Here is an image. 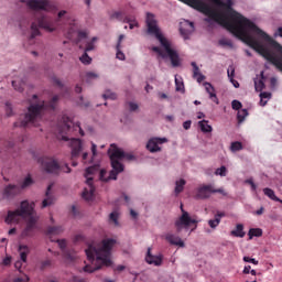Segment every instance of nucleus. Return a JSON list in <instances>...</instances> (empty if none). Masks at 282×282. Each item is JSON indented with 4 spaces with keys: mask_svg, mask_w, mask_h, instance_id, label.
<instances>
[{
    "mask_svg": "<svg viewBox=\"0 0 282 282\" xmlns=\"http://www.w3.org/2000/svg\"><path fill=\"white\" fill-rule=\"evenodd\" d=\"M274 36H275V37H279V36H280V39H282V26H279V28L276 29V31L274 32Z\"/></svg>",
    "mask_w": 282,
    "mask_h": 282,
    "instance_id": "0e129e2a",
    "label": "nucleus"
},
{
    "mask_svg": "<svg viewBox=\"0 0 282 282\" xmlns=\"http://www.w3.org/2000/svg\"><path fill=\"white\" fill-rule=\"evenodd\" d=\"M10 263H12V257L7 256V257L2 260V265H10Z\"/></svg>",
    "mask_w": 282,
    "mask_h": 282,
    "instance_id": "052dcab7",
    "label": "nucleus"
},
{
    "mask_svg": "<svg viewBox=\"0 0 282 282\" xmlns=\"http://www.w3.org/2000/svg\"><path fill=\"white\" fill-rule=\"evenodd\" d=\"M184 186H186V181L184 178L176 181L175 189H174L175 195H180V193H182V191H184Z\"/></svg>",
    "mask_w": 282,
    "mask_h": 282,
    "instance_id": "c756f323",
    "label": "nucleus"
},
{
    "mask_svg": "<svg viewBox=\"0 0 282 282\" xmlns=\"http://www.w3.org/2000/svg\"><path fill=\"white\" fill-rule=\"evenodd\" d=\"M248 109L243 108L238 110L237 112V120H238V124H241L242 122H245L246 118H248Z\"/></svg>",
    "mask_w": 282,
    "mask_h": 282,
    "instance_id": "7c9ffc66",
    "label": "nucleus"
},
{
    "mask_svg": "<svg viewBox=\"0 0 282 282\" xmlns=\"http://www.w3.org/2000/svg\"><path fill=\"white\" fill-rule=\"evenodd\" d=\"M195 32V24L188 20H183L180 23V33L181 36L185 40L188 41L191 39V34Z\"/></svg>",
    "mask_w": 282,
    "mask_h": 282,
    "instance_id": "4468645a",
    "label": "nucleus"
},
{
    "mask_svg": "<svg viewBox=\"0 0 282 282\" xmlns=\"http://www.w3.org/2000/svg\"><path fill=\"white\" fill-rule=\"evenodd\" d=\"M193 67V78L197 80V83H203L206 79V76L199 72V66H197V63L192 62Z\"/></svg>",
    "mask_w": 282,
    "mask_h": 282,
    "instance_id": "412c9836",
    "label": "nucleus"
},
{
    "mask_svg": "<svg viewBox=\"0 0 282 282\" xmlns=\"http://www.w3.org/2000/svg\"><path fill=\"white\" fill-rule=\"evenodd\" d=\"M256 91H263L265 89V82H263V72L261 73V77H257L253 79Z\"/></svg>",
    "mask_w": 282,
    "mask_h": 282,
    "instance_id": "393cba45",
    "label": "nucleus"
},
{
    "mask_svg": "<svg viewBox=\"0 0 282 282\" xmlns=\"http://www.w3.org/2000/svg\"><path fill=\"white\" fill-rule=\"evenodd\" d=\"M231 235H234V237H239L240 239H243V237H246V232L243 231V226L241 224H238L236 226V230L231 231Z\"/></svg>",
    "mask_w": 282,
    "mask_h": 282,
    "instance_id": "2f4dec72",
    "label": "nucleus"
},
{
    "mask_svg": "<svg viewBox=\"0 0 282 282\" xmlns=\"http://www.w3.org/2000/svg\"><path fill=\"white\" fill-rule=\"evenodd\" d=\"M124 17H127V14L122 11H116L110 15L111 21L116 20V21H120L121 23H124Z\"/></svg>",
    "mask_w": 282,
    "mask_h": 282,
    "instance_id": "473e14b6",
    "label": "nucleus"
},
{
    "mask_svg": "<svg viewBox=\"0 0 282 282\" xmlns=\"http://www.w3.org/2000/svg\"><path fill=\"white\" fill-rule=\"evenodd\" d=\"M34 202L23 200L20 205V209L9 210L4 219L6 224H19V220L26 219V227L21 232L22 239L25 237H32L34 229L36 228V212H34Z\"/></svg>",
    "mask_w": 282,
    "mask_h": 282,
    "instance_id": "39448f33",
    "label": "nucleus"
},
{
    "mask_svg": "<svg viewBox=\"0 0 282 282\" xmlns=\"http://www.w3.org/2000/svg\"><path fill=\"white\" fill-rule=\"evenodd\" d=\"M91 153H93V158H96V155H98V145H96V143L91 142Z\"/></svg>",
    "mask_w": 282,
    "mask_h": 282,
    "instance_id": "6e6d98bb",
    "label": "nucleus"
},
{
    "mask_svg": "<svg viewBox=\"0 0 282 282\" xmlns=\"http://www.w3.org/2000/svg\"><path fill=\"white\" fill-rule=\"evenodd\" d=\"M50 265H52V260H44L41 263V269L44 270V268H50Z\"/></svg>",
    "mask_w": 282,
    "mask_h": 282,
    "instance_id": "bf43d9fd",
    "label": "nucleus"
},
{
    "mask_svg": "<svg viewBox=\"0 0 282 282\" xmlns=\"http://www.w3.org/2000/svg\"><path fill=\"white\" fill-rule=\"evenodd\" d=\"M215 193H219L224 197L228 195V193L224 191V187L215 188L214 184H207V185H200L197 188L196 197L197 199H208L210 198V195H215Z\"/></svg>",
    "mask_w": 282,
    "mask_h": 282,
    "instance_id": "9b49d317",
    "label": "nucleus"
},
{
    "mask_svg": "<svg viewBox=\"0 0 282 282\" xmlns=\"http://www.w3.org/2000/svg\"><path fill=\"white\" fill-rule=\"evenodd\" d=\"M59 138L64 142H69L72 149V158H78L80 151H83V141L76 138L67 137V133H79V135H85V130L80 128V122H74L72 117L63 115L57 124Z\"/></svg>",
    "mask_w": 282,
    "mask_h": 282,
    "instance_id": "423d86ee",
    "label": "nucleus"
},
{
    "mask_svg": "<svg viewBox=\"0 0 282 282\" xmlns=\"http://www.w3.org/2000/svg\"><path fill=\"white\" fill-rule=\"evenodd\" d=\"M118 219H120V212L113 210L112 213H110L109 221H112L115 226H120V221H118Z\"/></svg>",
    "mask_w": 282,
    "mask_h": 282,
    "instance_id": "e433bc0d",
    "label": "nucleus"
},
{
    "mask_svg": "<svg viewBox=\"0 0 282 282\" xmlns=\"http://www.w3.org/2000/svg\"><path fill=\"white\" fill-rule=\"evenodd\" d=\"M99 180L101 182H109V180H115V178H111V172L107 176V170H100V172H99Z\"/></svg>",
    "mask_w": 282,
    "mask_h": 282,
    "instance_id": "37998d69",
    "label": "nucleus"
},
{
    "mask_svg": "<svg viewBox=\"0 0 282 282\" xmlns=\"http://www.w3.org/2000/svg\"><path fill=\"white\" fill-rule=\"evenodd\" d=\"M32 184H34L32 176H26L21 184V188H28L29 186H32Z\"/></svg>",
    "mask_w": 282,
    "mask_h": 282,
    "instance_id": "09e8293b",
    "label": "nucleus"
},
{
    "mask_svg": "<svg viewBox=\"0 0 282 282\" xmlns=\"http://www.w3.org/2000/svg\"><path fill=\"white\" fill-rule=\"evenodd\" d=\"M165 240L169 241L171 246H177L178 248H184L186 246L184 240H182V238L175 234H166Z\"/></svg>",
    "mask_w": 282,
    "mask_h": 282,
    "instance_id": "dca6fc26",
    "label": "nucleus"
},
{
    "mask_svg": "<svg viewBox=\"0 0 282 282\" xmlns=\"http://www.w3.org/2000/svg\"><path fill=\"white\" fill-rule=\"evenodd\" d=\"M249 239H252L253 237H263V229L261 228H251L249 229Z\"/></svg>",
    "mask_w": 282,
    "mask_h": 282,
    "instance_id": "c9c22d12",
    "label": "nucleus"
},
{
    "mask_svg": "<svg viewBox=\"0 0 282 282\" xmlns=\"http://www.w3.org/2000/svg\"><path fill=\"white\" fill-rule=\"evenodd\" d=\"M123 40H124V34H120L116 47H122Z\"/></svg>",
    "mask_w": 282,
    "mask_h": 282,
    "instance_id": "e2e57ef3",
    "label": "nucleus"
},
{
    "mask_svg": "<svg viewBox=\"0 0 282 282\" xmlns=\"http://www.w3.org/2000/svg\"><path fill=\"white\" fill-rule=\"evenodd\" d=\"M41 35V31L39 30V25L36 23L31 24V39H36V36Z\"/></svg>",
    "mask_w": 282,
    "mask_h": 282,
    "instance_id": "79ce46f5",
    "label": "nucleus"
},
{
    "mask_svg": "<svg viewBox=\"0 0 282 282\" xmlns=\"http://www.w3.org/2000/svg\"><path fill=\"white\" fill-rule=\"evenodd\" d=\"M263 194L269 197V199H272L273 202H281V198L276 197V194H274V189L270 187L263 188Z\"/></svg>",
    "mask_w": 282,
    "mask_h": 282,
    "instance_id": "c85d7f7f",
    "label": "nucleus"
},
{
    "mask_svg": "<svg viewBox=\"0 0 282 282\" xmlns=\"http://www.w3.org/2000/svg\"><path fill=\"white\" fill-rule=\"evenodd\" d=\"M116 50H117L116 58H118V61H126L127 56L122 52L121 47L116 46Z\"/></svg>",
    "mask_w": 282,
    "mask_h": 282,
    "instance_id": "3c124183",
    "label": "nucleus"
},
{
    "mask_svg": "<svg viewBox=\"0 0 282 282\" xmlns=\"http://www.w3.org/2000/svg\"><path fill=\"white\" fill-rule=\"evenodd\" d=\"M53 83H55V85H57V87H63V82H61V79L53 77Z\"/></svg>",
    "mask_w": 282,
    "mask_h": 282,
    "instance_id": "338daca9",
    "label": "nucleus"
},
{
    "mask_svg": "<svg viewBox=\"0 0 282 282\" xmlns=\"http://www.w3.org/2000/svg\"><path fill=\"white\" fill-rule=\"evenodd\" d=\"M186 6L198 10L207 18L204 19L209 28L221 25L240 41H245L249 47H252L265 61L272 63L282 72V45L268 35L250 19L232 10L235 2L232 0H180Z\"/></svg>",
    "mask_w": 282,
    "mask_h": 282,
    "instance_id": "f257e3e1",
    "label": "nucleus"
},
{
    "mask_svg": "<svg viewBox=\"0 0 282 282\" xmlns=\"http://www.w3.org/2000/svg\"><path fill=\"white\" fill-rule=\"evenodd\" d=\"M272 98V93L262 91L260 93V106L265 107L268 105V101Z\"/></svg>",
    "mask_w": 282,
    "mask_h": 282,
    "instance_id": "cd10ccee",
    "label": "nucleus"
},
{
    "mask_svg": "<svg viewBox=\"0 0 282 282\" xmlns=\"http://www.w3.org/2000/svg\"><path fill=\"white\" fill-rule=\"evenodd\" d=\"M42 166L46 173L58 174L59 171H63V173H72V169L68 164L61 167L54 159H46L42 161Z\"/></svg>",
    "mask_w": 282,
    "mask_h": 282,
    "instance_id": "f8f14e48",
    "label": "nucleus"
},
{
    "mask_svg": "<svg viewBox=\"0 0 282 282\" xmlns=\"http://www.w3.org/2000/svg\"><path fill=\"white\" fill-rule=\"evenodd\" d=\"M6 111H7V116H12V104L10 102L6 104Z\"/></svg>",
    "mask_w": 282,
    "mask_h": 282,
    "instance_id": "13d9d810",
    "label": "nucleus"
},
{
    "mask_svg": "<svg viewBox=\"0 0 282 282\" xmlns=\"http://www.w3.org/2000/svg\"><path fill=\"white\" fill-rule=\"evenodd\" d=\"M56 243L58 245V248H61L64 251L65 261H74V259H76V256L69 253V251H65V248H67L66 239H57Z\"/></svg>",
    "mask_w": 282,
    "mask_h": 282,
    "instance_id": "f3484780",
    "label": "nucleus"
},
{
    "mask_svg": "<svg viewBox=\"0 0 282 282\" xmlns=\"http://www.w3.org/2000/svg\"><path fill=\"white\" fill-rule=\"evenodd\" d=\"M65 228L63 226H50L47 227L46 235H63Z\"/></svg>",
    "mask_w": 282,
    "mask_h": 282,
    "instance_id": "bb28decb",
    "label": "nucleus"
},
{
    "mask_svg": "<svg viewBox=\"0 0 282 282\" xmlns=\"http://www.w3.org/2000/svg\"><path fill=\"white\" fill-rule=\"evenodd\" d=\"M145 261L147 263H149V265H155L156 268H160V265H162V261H164V256L162 254L153 256L151 253V248H148Z\"/></svg>",
    "mask_w": 282,
    "mask_h": 282,
    "instance_id": "2eb2a0df",
    "label": "nucleus"
},
{
    "mask_svg": "<svg viewBox=\"0 0 282 282\" xmlns=\"http://www.w3.org/2000/svg\"><path fill=\"white\" fill-rule=\"evenodd\" d=\"M12 87L15 89V91H20V93L23 91V84L17 82V80L12 82Z\"/></svg>",
    "mask_w": 282,
    "mask_h": 282,
    "instance_id": "864d4df0",
    "label": "nucleus"
},
{
    "mask_svg": "<svg viewBox=\"0 0 282 282\" xmlns=\"http://www.w3.org/2000/svg\"><path fill=\"white\" fill-rule=\"evenodd\" d=\"M205 90L209 95L210 100L213 102H216V105H219V99L217 98V94H215V87H213V84L205 82L204 84Z\"/></svg>",
    "mask_w": 282,
    "mask_h": 282,
    "instance_id": "a211bd4d",
    "label": "nucleus"
},
{
    "mask_svg": "<svg viewBox=\"0 0 282 282\" xmlns=\"http://www.w3.org/2000/svg\"><path fill=\"white\" fill-rule=\"evenodd\" d=\"M242 149H243V144H241V142L239 141H235L230 145V150L232 151V153H237V151H241Z\"/></svg>",
    "mask_w": 282,
    "mask_h": 282,
    "instance_id": "c03bdc74",
    "label": "nucleus"
},
{
    "mask_svg": "<svg viewBox=\"0 0 282 282\" xmlns=\"http://www.w3.org/2000/svg\"><path fill=\"white\" fill-rule=\"evenodd\" d=\"M54 184H50L46 189V198L42 202V208H47V206H52L54 204V198L52 197V187Z\"/></svg>",
    "mask_w": 282,
    "mask_h": 282,
    "instance_id": "6ab92c4d",
    "label": "nucleus"
},
{
    "mask_svg": "<svg viewBox=\"0 0 282 282\" xmlns=\"http://www.w3.org/2000/svg\"><path fill=\"white\" fill-rule=\"evenodd\" d=\"M17 195V185H8L4 187L2 197L4 199H10V197H14Z\"/></svg>",
    "mask_w": 282,
    "mask_h": 282,
    "instance_id": "5701e85b",
    "label": "nucleus"
},
{
    "mask_svg": "<svg viewBox=\"0 0 282 282\" xmlns=\"http://www.w3.org/2000/svg\"><path fill=\"white\" fill-rule=\"evenodd\" d=\"M198 127L203 133H213V126L208 124V120L198 121Z\"/></svg>",
    "mask_w": 282,
    "mask_h": 282,
    "instance_id": "a878e982",
    "label": "nucleus"
},
{
    "mask_svg": "<svg viewBox=\"0 0 282 282\" xmlns=\"http://www.w3.org/2000/svg\"><path fill=\"white\" fill-rule=\"evenodd\" d=\"M87 36H89V33L87 31H83V30L77 31L76 44L80 45L82 41L86 42L87 41Z\"/></svg>",
    "mask_w": 282,
    "mask_h": 282,
    "instance_id": "f704fd0d",
    "label": "nucleus"
},
{
    "mask_svg": "<svg viewBox=\"0 0 282 282\" xmlns=\"http://www.w3.org/2000/svg\"><path fill=\"white\" fill-rule=\"evenodd\" d=\"M191 124H193V121L191 120H186L183 122V128L185 129V131H188V129H191Z\"/></svg>",
    "mask_w": 282,
    "mask_h": 282,
    "instance_id": "680f3d73",
    "label": "nucleus"
},
{
    "mask_svg": "<svg viewBox=\"0 0 282 282\" xmlns=\"http://www.w3.org/2000/svg\"><path fill=\"white\" fill-rule=\"evenodd\" d=\"M215 175H219L220 177H226V175H228V169H226V166L223 165V166L216 169Z\"/></svg>",
    "mask_w": 282,
    "mask_h": 282,
    "instance_id": "49530a36",
    "label": "nucleus"
},
{
    "mask_svg": "<svg viewBox=\"0 0 282 282\" xmlns=\"http://www.w3.org/2000/svg\"><path fill=\"white\" fill-rule=\"evenodd\" d=\"M100 78V75L95 72H87L86 73V83H91V80H98Z\"/></svg>",
    "mask_w": 282,
    "mask_h": 282,
    "instance_id": "58836bf2",
    "label": "nucleus"
},
{
    "mask_svg": "<svg viewBox=\"0 0 282 282\" xmlns=\"http://www.w3.org/2000/svg\"><path fill=\"white\" fill-rule=\"evenodd\" d=\"M25 3L28 8L36 12L35 20L37 22V25L46 32H56V23H61V21H64L67 25H76V20L74 19V17L67 14V10H61L57 13L56 21H54V19H52L51 17L39 12L41 10L44 12H56V10H58L56 4H54L50 0H26Z\"/></svg>",
    "mask_w": 282,
    "mask_h": 282,
    "instance_id": "f03ea898",
    "label": "nucleus"
},
{
    "mask_svg": "<svg viewBox=\"0 0 282 282\" xmlns=\"http://www.w3.org/2000/svg\"><path fill=\"white\" fill-rule=\"evenodd\" d=\"M123 23H128L129 30H134V28L140 26L138 20L135 19V15H126L123 19Z\"/></svg>",
    "mask_w": 282,
    "mask_h": 282,
    "instance_id": "b1692460",
    "label": "nucleus"
},
{
    "mask_svg": "<svg viewBox=\"0 0 282 282\" xmlns=\"http://www.w3.org/2000/svg\"><path fill=\"white\" fill-rule=\"evenodd\" d=\"M79 61L83 63V65H91V57L86 51H84V54L79 57Z\"/></svg>",
    "mask_w": 282,
    "mask_h": 282,
    "instance_id": "ea45409f",
    "label": "nucleus"
},
{
    "mask_svg": "<svg viewBox=\"0 0 282 282\" xmlns=\"http://www.w3.org/2000/svg\"><path fill=\"white\" fill-rule=\"evenodd\" d=\"M102 98H105V100H116V98H118V95L108 89L104 93Z\"/></svg>",
    "mask_w": 282,
    "mask_h": 282,
    "instance_id": "a19ab883",
    "label": "nucleus"
},
{
    "mask_svg": "<svg viewBox=\"0 0 282 282\" xmlns=\"http://www.w3.org/2000/svg\"><path fill=\"white\" fill-rule=\"evenodd\" d=\"M128 107L130 109V111H138V104L130 101L128 102Z\"/></svg>",
    "mask_w": 282,
    "mask_h": 282,
    "instance_id": "4d7b16f0",
    "label": "nucleus"
},
{
    "mask_svg": "<svg viewBox=\"0 0 282 282\" xmlns=\"http://www.w3.org/2000/svg\"><path fill=\"white\" fill-rule=\"evenodd\" d=\"M22 265H23V261H21V260H18V261L14 263L15 270H21Z\"/></svg>",
    "mask_w": 282,
    "mask_h": 282,
    "instance_id": "69168bd1",
    "label": "nucleus"
},
{
    "mask_svg": "<svg viewBox=\"0 0 282 282\" xmlns=\"http://www.w3.org/2000/svg\"><path fill=\"white\" fill-rule=\"evenodd\" d=\"M223 217H226V213L217 212V214L215 215V219L208 220V226L213 229L217 228V226H219V224H221Z\"/></svg>",
    "mask_w": 282,
    "mask_h": 282,
    "instance_id": "4be33fe9",
    "label": "nucleus"
},
{
    "mask_svg": "<svg viewBox=\"0 0 282 282\" xmlns=\"http://www.w3.org/2000/svg\"><path fill=\"white\" fill-rule=\"evenodd\" d=\"M218 43H219V45H220L221 47H230V48L234 47L232 41H231V40H228V39H226V37L220 39Z\"/></svg>",
    "mask_w": 282,
    "mask_h": 282,
    "instance_id": "a18cd8bd",
    "label": "nucleus"
},
{
    "mask_svg": "<svg viewBox=\"0 0 282 282\" xmlns=\"http://www.w3.org/2000/svg\"><path fill=\"white\" fill-rule=\"evenodd\" d=\"M113 246H116V239L113 238L104 239L101 243L97 246L89 245L88 248L85 249L88 264L83 268L84 272L91 274V272L100 270L102 265L111 268V265H113V261H111V249Z\"/></svg>",
    "mask_w": 282,
    "mask_h": 282,
    "instance_id": "7ed1b4c3",
    "label": "nucleus"
},
{
    "mask_svg": "<svg viewBox=\"0 0 282 282\" xmlns=\"http://www.w3.org/2000/svg\"><path fill=\"white\" fill-rule=\"evenodd\" d=\"M99 165H93L86 169L85 178L88 187H85L82 194L83 198L86 202H91V199H94V193H96V187H94V177L91 175H94V173H97Z\"/></svg>",
    "mask_w": 282,
    "mask_h": 282,
    "instance_id": "9d476101",
    "label": "nucleus"
},
{
    "mask_svg": "<svg viewBox=\"0 0 282 282\" xmlns=\"http://www.w3.org/2000/svg\"><path fill=\"white\" fill-rule=\"evenodd\" d=\"M29 281H30V276H28V275H23L22 278L13 279V282H29Z\"/></svg>",
    "mask_w": 282,
    "mask_h": 282,
    "instance_id": "5fc2aeb1",
    "label": "nucleus"
},
{
    "mask_svg": "<svg viewBox=\"0 0 282 282\" xmlns=\"http://www.w3.org/2000/svg\"><path fill=\"white\" fill-rule=\"evenodd\" d=\"M145 23L148 28V34H150V36H155V39L159 40L166 54H164V52H162L158 46L152 47V51L159 54L161 58H166V56H169L172 66L180 67V54H177V51L171 46V42L164 37V35H162V31H160V26L158 25V20H155V14L148 12Z\"/></svg>",
    "mask_w": 282,
    "mask_h": 282,
    "instance_id": "20e7f679",
    "label": "nucleus"
},
{
    "mask_svg": "<svg viewBox=\"0 0 282 282\" xmlns=\"http://www.w3.org/2000/svg\"><path fill=\"white\" fill-rule=\"evenodd\" d=\"M108 155L110 158L112 166V170L110 171L111 180H118V175H120V173L124 171V164H122L123 160H127L128 162H133V160H135V155L131 153H126L115 143L110 144Z\"/></svg>",
    "mask_w": 282,
    "mask_h": 282,
    "instance_id": "6e6552de",
    "label": "nucleus"
},
{
    "mask_svg": "<svg viewBox=\"0 0 282 282\" xmlns=\"http://www.w3.org/2000/svg\"><path fill=\"white\" fill-rule=\"evenodd\" d=\"M169 139L165 137H152L147 143V149L150 153H160L162 151V144H166Z\"/></svg>",
    "mask_w": 282,
    "mask_h": 282,
    "instance_id": "ddd939ff",
    "label": "nucleus"
},
{
    "mask_svg": "<svg viewBox=\"0 0 282 282\" xmlns=\"http://www.w3.org/2000/svg\"><path fill=\"white\" fill-rule=\"evenodd\" d=\"M175 90L181 91V94H184V80H182V77L175 75Z\"/></svg>",
    "mask_w": 282,
    "mask_h": 282,
    "instance_id": "72a5a7b5",
    "label": "nucleus"
},
{
    "mask_svg": "<svg viewBox=\"0 0 282 282\" xmlns=\"http://www.w3.org/2000/svg\"><path fill=\"white\" fill-rule=\"evenodd\" d=\"M181 213L182 215L174 223L176 232L180 234L182 232V230H185L187 232L188 228L194 225V228L188 232V235H191L195 230V228H197V224H199V220H197L196 217H191V214L184 210V205H181Z\"/></svg>",
    "mask_w": 282,
    "mask_h": 282,
    "instance_id": "1a4fd4ad",
    "label": "nucleus"
},
{
    "mask_svg": "<svg viewBox=\"0 0 282 282\" xmlns=\"http://www.w3.org/2000/svg\"><path fill=\"white\" fill-rule=\"evenodd\" d=\"M227 76H228L230 83H235V66L234 65H229V67L227 69Z\"/></svg>",
    "mask_w": 282,
    "mask_h": 282,
    "instance_id": "de8ad7c7",
    "label": "nucleus"
},
{
    "mask_svg": "<svg viewBox=\"0 0 282 282\" xmlns=\"http://www.w3.org/2000/svg\"><path fill=\"white\" fill-rule=\"evenodd\" d=\"M96 41H98V37H93L91 41H86V47L84 48V52H93V50L96 48Z\"/></svg>",
    "mask_w": 282,
    "mask_h": 282,
    "instance_id": "4c0bfd02",
    "label": "nucleus"
},
{
    "mask_svg": "<svg viewBox=\"0 0 282 282\" xmlns=\"http://www.w3.org/2000/svg\"><path fill=\"white\" fill-rule=\"evenodd\" d=\"M56 102H58V95H55L52 98L50 105L45 104V100L39 98L37 95H33L24 119L20 123L15 122L14 127H28V124L36 126V123L42 120L43 113H45L47 109H51L52 111L56 109Z\"/></svg>",
    "mask_w": 282,
    "mask_h": 282,
    "instance_id": "0eeeda50",
    "label": "nucleus"
},
{
    "mask_svg": "<svg viewBox=\"0 0 282 282\" xmlns=\"http://www.w3.org/2000/svg\"><path fill=\"white\" fill-rule=\"evenodd\" d=\"M20 259L23 263H28V256L30 254V247L28 245H20L18 248Z\"/></svg>",
    "mask_w": 282,
    "mask_h": 282,
    "instance_id": "aec40b11",
    "label": "nucleus"
},
{
    "mask_svg": "<svg viewBox=\"0 0 282 282\" xmlns=\"http://www.w3.org/2000/svg\"><path fill=\"white\" fill-rule=\"evenodd\" d=\"M72 282H86L85 279L78 278L76 275L73 276Z\"/></svg>",
    "mask_w": 282,
    "mask_h": 282,
    "instance_id": "774afa93",
    "label": "nucleus"
},
{
    "mask_svg": "<svg viewBox=\"0 0 282 282\" xmlns=\"http://www.w3.org/2000/svg\"><path fill=\"white\" fill-rule=\"evenodd\" d=\"M243 107V105L241 104V101L235 99L231 101V108L235 110V111H240L241 108Z\"/></svg>",
    "mask_w": 282,
    "mask_h": 282,
    "instance_id": "8fccbe9b",
    "label": "nucleus"
},
{
    "mask_svg": "<svg viewBox=\"0 0 282 282\" xmlns=\"http://www.w3.org/2000/svg\"><path fill=\"white\" fill-rule=\"evenodd\" d=\"M242 260L245 261V263H252L253 265H259V260H257L254 258H250L248 256H245L242 258Z\"/></svg>",
    "mask_w": 282,
    "mask_h": 282,
    "instance_id": "603ef678",
    "label": "nucleus"
}]
</instances>
